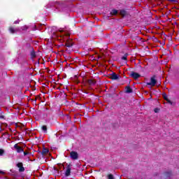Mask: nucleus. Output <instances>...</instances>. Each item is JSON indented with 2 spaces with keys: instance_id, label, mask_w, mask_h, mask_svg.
I'll list each match as a JSON object with an SVG mask.
<instances>
[{
  "instance_id": "obj_1",
  "label": "nucleus",
  "mask_w": 179,
  "mask_h": 179,
  "mask_svg": "<svg viewBox=\"0 0 179 179\" xmlns=\"http://www.w3.org/2000/svg\"><path fill=\"white\" fill-rule=\"evenodd\" d=\"M63 40L65 41V47H68L71 48L73 45V41H72L71 38H69V34H66V36H63Z\"/></svg>"
},
{
  "instance_id": "obj_2",
  "label": "nucleus",
  "mask_w": 179,
  "mask_h": 179,
  "mask_svg": "<svg viewBox=\"0 0 179 179\" xmlns=\"http://www.w3.org/2000/svg\"><path fill=\"white\" fill-rule=\"evenodd\" d=\"M157 83V80H156V76H153L150 78V82L147 83V85L148 86H156V84Z\"/></svg>"
},
{
  "instance_id": "obj_3",
  "label": "nucleus",
  "mask_w": 179,
  "mask_h": 179,
  "mask_svg": "<svg viewBox=\"0 0 179 179\" xmlns=\"http://www.w3.org/2000/svg\"><path fill=\"white\" fill-rule=\"evenodd\" d=\"M70 157L72 160H78L79 159V154H78V152L71 151L70 152Z\"/></svg>"
},
{
  "instance_id": "obj_4",
  "label": "nucleus",
  "mask_w": 179,
  "mask_h": 179,
  "mask_svg": "<svg viewBox=\"0 0 179 179\" xmlns=\"http://www.w3.org/2000/svg\"><path fill=\"white\" fill-rule=\"evenodd\" d=\"M66 170L65 172V176L66 177H69V176H71V171L72 170V164H66Z\"/></svg>"
},
{
  "instance_id": "obj_5",
  "label": "nucleus",
  "mask_w": 179,
  "mask_h": 179,
  "mask_svg": "<svg viewBox=\"0 0 179 179\" xmlns=\"http://www.w3.org/2000/svg\"><path fill=\"white\" fill-rule=\"evenodd\" d=\"M110 79H111L112 80H118V79H120V76H118V74L113 72L110 74Z\"/></svg>"
},
{
  "instance_id": "obj_6",
  "label": "nucleus",
  "mask_w": 179,
  "mask_h": 179,
  "mask_svg": "<svg viewBox=\"0 0 179 179\" xmlns=\"http://www.w3.org/2000/svg\"><path fill=\"white\" fill-rule=\"evenodd\" d=\"M16 166L19 169L20 173H23L24 171V167L23 166V163L18 162Z\"/></svg>"
},
{
  "instance_id": "obj_7",
  "label": "nucleus",
  "mask_w": 179,
  "mask_h": 179,
  "mask_svg": "<svg viewBox=\"0 0 179 179\" xmlns=\"http://www.w3.org/2000/svg\"><path fill=\"white\" fill-rule=\"evenodd\" d=\"M130 76L131 78H133L134 79H135L136 80V79H139V78H141V76L139 73H136L134 71H131Z\"/></svg>"
},
{
  "instance_id": "obj_8",
  "label": "nucleus",
  "mask_w": 179,
  "mask_h": 179,
  "mask_svg": "<svg viewBox=\"0 0 179 179\" xmlns=\"http://www.w3.org/2000/svg\"><path fill=\"white\" fill-rule=\"evenodd\" d=\"M14 148L17 150V153H22V152H24V150L23 149V148L19 146L17 144H15L14 145Z\"/></svg>"
},
{
  "instance_id": "obj_9",
  "label": "nucleus",
  "mask_w": 179,
  "mask_h": 179,
  "mask_svg": "<svg viewBox=\"0 0 179 179\" xmlns=\"http://www.w3.org/2000/svg\"><path fill=\"white\" fill-rule=\"evenodd\" d=\"M8 30H9L10 33H11V34H15V33H17V31H19V30H17V29H15L13 27H9Z\"/></svg>"
},
{
  "instance_id": "obj_10",
  "label": "nucleus",
  "mask_w": 179,
  "mask_h": 179,
  "mask_svg": "<svg viewBox=\"0 0 179 179\" xmlns=\"http://www.w3.org/2000/svg\"><path fill=\"white\" fill-rule=\"evenodd\" d=\"M31 58H36V52L34 51V49L31 47V52H30Z\"/></svg>"
},
{
  "instance_id": "obj_11",
  "label": "nucleus",
  "mask_w": 179,
  "mask_h": 179,
  "mask_svg": "<svg viewBox=\"0 0 179 179\" xmlns=\"http://www.w3.org/2000/svg\"><path fill=\"white\" fill-rule=\"evenodd\" d=\"M132 92H134V90H132L131 86L128 85L125 87V93H132Z\"/></svg>"
},
{
  "instance_id": "obj_12",
  "label": "nucleus",
  "mask_w": 179,
  "mask_h": 179,
  "mask_svg": "<svg viewBox=\"0 0 179 179\" xmlns=\"http://www.w3.org/2000/svg\"><path fill=\"white\" fill-rule=\"evenodd\" d=\"M50 152V150H48V148H43V149L41 151V155H47V153H48Z\"/></svg>"
},
{
  "instance_id": "obj_13",
  "label": "nucleus",
  "mask_w": 179,
  "mask_h": 179,
  "mask_svg": "<svg viewBox=\"0 0 179 179\" xmlns=\"http://www.w3.org/2000/svg\"><path fill=\"white\" fill-rule=\"evenodd\" d=\"M88 85H90V86H93L96 83V80L90 79L87 80Z\"/></svg>"
},
{
  "instance_id": "obj_14",
  "label": "nucleus",
  "mask_w": 179,
  "mask_h": 179,
  "mask_svg": "<svg viewBox=\"0 0 179 179\" xmlns=\"http://www.w3.org/2000/svg\"><path fill=\"white\" fill-rule=\"evenodd\" d=\"M172 173H173V172L171 171L164 172V175L166 177H170V176H171Z\"/></svg>"
},
{
  "instance_id": "obj_15",
  "label": "nucleus",
  "mask_w": 179,
  "mask_h": 179,
  "mask_svg": "<svg viewBox=\"0 0 179 179\" xmlns=\"http://www.w3.org/2000/svg\"><path fill=\"white\" fill-rule=\"evenodd\" d=\"M120 15L124 17L127 15V11L125 10H120Z\"/></svg>"
},
{
  "instance_id": "obj_16",
  "label": "nucleus",
  "mask_w": 179,
  "mask_h": 179,
  "mask_svg": "<svg viewBox=\"0 0 179 179\" xmlns=\"http://www.w3.org/2000/svg\"><path fill=\"white\" fill-rule=\"evenodd\" d=\"M21 29L23 30V31L28 30L29 29V26L24 25V26L21 27Z\"/></svg>"
},
{
  "instance_id": "obj_17",
  "label": "nucleus",
  "mask_w": 179,
  "mask_h": 179,
  "mask_svg": "<svg viewBox=\"0 0 179 179\" xmlns=\"http://www.w3.org/2000/svg\"><path fill=\"white\" fill-rule=\"evenodd\" d=\"M118 13V10L113 9L112 10V11L110 12L111 15H117Z\"/></svg>"
},
{
  "instance_id": "obj_18",
  "label": "nucleus",
  "mask_w": 179,
  "mask_h": 179,
  "mask_svg": "<svg viewBox=\"0 0 179 179\" xmlns=\"http://www.w3.org/2000/svg\"><path fill=\"white\" fill-rule=\"evenodd\" d=\"M127 58H128V55H127V54H125L123 57H122L121 59H122L123 61H127Z\"/></svg>"
},
{
  "instance_id": "obj_19",
  "label": "nucleus",
  "mask_w": 179,
  "mask_h": 179,
  "mask_svg": "<svg viewBox=\"0 0 179 179\" xmlns=\"http://www.w3.org/2000/svg\"><path fill=\"white\" fill-rule=\"evenodd\" d=\"M5 155V150L0 148V156H3Z\"/></svg>"
},
{
  "instance_id": "obj_20",
  "label": "nucleus",
  "mask_w": 179,
  "mask_h": 179,
  "mask_svg": "<svg viewBox=\"0 0 179 179\" xmlns=\"http://www.w3.org/2000/svg\"><path fill=\"white\" fill-rule=\"evenodd\" d=\"M41 129H42V131H44L45 132H47V126L46 125L42 126Z\"/></svg>"
},
{
  "instance_id": "obj_21",
  "label": "nucleus",
  "mask_w": 179,
  "mask_h": 179,
  "mask_svg": "<svg viewBox=\"0 0 179 179\" xmlns=\"http://www.w3.org/2000/svg\"><path fill=\"white\" fill-rule=\"evenodd\" d=\"M108 179H115V178H114V175L108 174Z\"/></svg>"
},
{
  "instance_id": "obj_22",
  "label": "nucleus",
  "mask_w": 179,
  "mask_h": 179,
  "mask_svg": "<svg viewBox=\"0 0 179 179\" xmlns=\"http://www.w3.org/2000/svg\"><path fill=\"white\" fill-rule=\"evenodd\" d=\"M169 2H172L173 3H178V0H166Z\"/></svg>"
},
{
  "instance_id": "obj_23",
  "label": "nucleus",
  "mask_w": 179,
  "mask_h": 179,
  "mask_svg": "<svg viewBox=\"0 0 179 179\" xmlns=\"http://www.w3.org/2000/svg\"><path fill=\"white\" fill-rule=\"evenodd\" d=\"M162 96H163V98H164V100H167L169 98L167 97V94L166 93H164L163 94H162Z\"/></svg>"
},
{
  "instance_id": "obj_24",
  "label": "nucleus",
  "mask_w": 179,
  "mask_h": 179,
  "mask_svg": "<svg viewBox=\"0 0 179 179\" xmlns=\"http://www.w3.org/2000/svg\"><path fill=\"white\" fill-rule=\"evenodd\" d=\"M166 101H167V103H169V104H173V102L169 99Z\"/></svg>"
},
{
  "instance_id": "obj_25",
  "label": "nucleus",
  "mask_w": 179,
  "mask_h": 179,
  "mask_svg": "<svg viewBox=\"0 0 179 179\" xmlns=\"http://www.w3.org/2000/svg\"><path fill=\"white\" fill-rule=\"evenodd\" d=\"M20 20H15V22H14V24H19V22H20Z\"/></svg>"
},
{
  "instance_id": "obj_26",
  "label": "nucleus",
  "mask_w": 179,
  "mask_h": 179,
  "mask_svg": "<svg viewBox=\"0 0 179 179\" xmlns=\"http://www.w3.org/2000/svg\"><path fill=\"white\" fill-rule=\"evenodd\" d=\"M154 111H155V113H159V108H155L154 109Z\"/></svg>"
},
{
  "instance_id": "obj_27",
  "label": "nucleus",
  "mask_w": 179,
  "mask_h": 179,
  "mask_svg": "<svg viewBox=\"0 0 179 179\" xmlns=\"http://www.w3.org/2000/svg\"><path fill=\"white\" fill-rule=\"evenodd\" d=\"M27 155H29V152L27 151L24 152V156H27Z\"/></svg>"
},
{
  "instance_id": "obj_28",
  "label": "nucleus",
  "mask_w": 179,
  "mask_h": 179,
  "mask_svg": "<svg viewBox=\"0 0 179 179\" xmlns=\"http://www.w3.org/2000/svg\"><path fill=\"white\" fill-rule=\"evenodd\" d=\"M0 174H5V172L0 171Z\"/></svg>"
},
{
  "instance_id": "obj_29",
  "label": "nucleus",
  "mask_w": 179,
  "mask_h": 179,
  "mask_svg": "<svg viewBox=\"0 0 179 179\" xmlns=\"http://www.w3.org/2000/svg\"><path fill=\"white\" fill-rule=\"evenodd\" d=\"M158 85H160V83H159Z\"/></svg>"
}]
</instances>
